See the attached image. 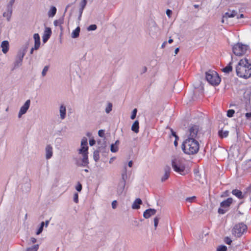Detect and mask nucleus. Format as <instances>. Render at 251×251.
Wrapping results in <instances>:
<instances>
[{"instance_id": "1", "label": "nucleus", "mask_w": 251, "mask_h": 251, "mask_svg": "<svg viewBox=\"0 0 251 251\" xmlns=\"http://www.w3.org/2000/svg\"><path fill=\"white\" fill-rule=\"evenodd\" d=\"M236 73L237 76L244 78L251 77V64L248 59H241L236 66Z\"/></svg>"}, {"instance_id": "2", "label": "nucleus", "mask_w": 251, "mask_h": 251, "mask_svg": "<svg viewBox=\"0 0 251 251\" xmlns=\"http://www.w3.org/2000/svg\"><path fill=\"white\" fill-rule=\"evenodd\" d=\"M182 149L187 154H195L199 151L200 144L195 139L187 138L182 144Z\"/></svg>"}, {"instance_id": "3", "label": "nucleus", "mask_w": 251, "mask_h": 251, "mask_svg": "<svg viewBox=\"0 0 251 251\" xmlns=\"http://www.w3.org/2000/svg\"><path fill=\"white\" fill-rule=\"evenodd\" d=\"M88 147L81 146L78 150V154L81 155V157H76L75 159L76 164L80 167H86L89 164L88 161Z\"/></svg>"}, {"instance_id": "4", "label": "nucleus", "mask_w": 251, "mask_h": 251, "mask_svg": "<svg viewBox=\"0 0 251 251\" xmlns=\"http://www.w3.org/2000/svg\"><path fill=\"white\" fill-rule=\"evenodd\" d=\"M172 165L174 170L181 175L184 176L188 173V170L186 169L184 162L182 159L175 158L172 161Z\"/></svg>"}, {"instance_id": "5", "label": "nucleus", "mask_w": 251, "mask_h": 251, "mask_svg": "<svg viewBox=\"0 0 251 251\" xmlns=\"http://www.w3.org/2000/svg\"><path fill=\"white\" fill-rule=\"evenodd\" d=\"M205 78L207 82L213 86L219 85L221 81L218 73L212 70H209L205 73Z\"/></svg>"}, {"instance_id": "6", "label": "nucleus", "mask_w": 251, "mask_h": 251, "mask_svg": "<svg viewBox=\"0 0 251 251\" xmlns=\"http://www.w3.org/2000/svg\"><path fill=\"white\" fill-rule=\"evenodd\" d=\"M247 226L243 223H239L236 225L233 229V234L237 237H241L247 230Z\"/></svg>"}, {"instance_id": "7", "label": "nucleus", "mask_w": 251, "mask_h": 251, "mask_svg": "<svg viewBox=\"0 0 251 251\" xmlns=\"http://www.w3.org/2000/svg\"><path fill=\"white\" fill-rule=\"evenodd\" d=\"M248 49V46L240 43L235 45L232 48V50L235 55L242 56L244 54Z\"/></svg>"}, {"instance_id": "8", "label": "nucleus", "mask_w": 251, "mask_h": 251, "mask_svg": "<svg viewBox=\"0 0 251 251\" xmlns=\"http://www.w3.org/2000/svg\"><path fill=\"white\" fill-rule=\"evenodd\" d=\"M26 52V49L20 50L16 56L15 62L14 63V68L20 67L22 65L23 58Z\"/></svg>"}, {"instance_id": "9", "label": "nucleus", "mask_w": 251, "mask_h": 251, "mask_svg": "<svg viewBox=\"0 0 251 251\" xmlns=\"http://www.w3.org/2000/svg\"><path fill=\"white\" fill-rule=\"evenodd\" d=\"M199 129V127L198 126L194 125L192 126L189 129L188 136L187 138L196 139Z\"/></svg>"}, {"instance_id": "10", "label": "nucleus", "mask_w": 251, "mask_h": 251, "mask_svg": "<svg viewBox=\"0 0 251 251\" xmlns=\"http://www.w3.org/2000/svg\"><path fill=\"white\" fill-rule=\"evenodd\" d=\"M30 105V100H26L24 105L21 107L19 113H18V117L21 118V116L25 114L29 108Z\"/></svg>"}, {"instance_id": "11", "label": "nucleus", "mask_w": 251, "mask_h": 251, "mask_svg": "<svg viewBox=\"0 0 251 251\" xmlns=\"http://www.w3.org/2000/svg\"><path fill=\"white\" fill-rule=\"evenodd\" d=\"M51 34V30L50 27H46L42 37L43 42L45 43L49 39Z\"/></svg>"}, {"instance_id": "12", "label": "nucleus", "mask_w": 251, "mask_h": 251, "mask_svg": "<svg viewBox=\"0 0 251 251\" xmlns=\"http://www.w3.org/2000/svg\"><path fill=\"white\" fill-rule=\"evenodd\" d=\"M46 158L50 159L52 156L53 148L50 145H48L45 148Z\"/></svg>"}, {"instance_id": "13", "label": "nucleus", "mask_w": 251, "mask_h": 251, "mask_svg": "<svg viewBox=\"0 0 251 251\" xmlns=\"http://www.w3.org/2000/svg\"><path fill=\"white\" fill-rule=\"evenodd\" d=\"M156 210L154 209H152V208L148 209L144 211V212L143 213V216L146 219L149 218L151 216L155 215L156 213Z\"/></svg>"}, {"instance_id": "14", "label": "nucleus", "mask_w": 251, "mask_h": 251, "mask_svg": "<svg viewBox=\"0 0 251 251\" xmlns=\"http://www.w3.org/2000/svg\"><path fill=\"white\" fill-rule=\"evenodd\" d=\"M171 172V168L166 166L164 168V174L163 176L161 177V180L162 182H164L169 177L170 174Z\"/></svg>"}, {"instance_id": "15", "label": "nucleus", "mask_w": 251, "mask_h": 251, "mask_svg": "<svg viewBox=\"0 0 251 251\" xmlns=\"http://www.w3.org/2000/svg\"><path fill=\"white\" fill-rule=\"evenodd\" d=\"M13 12V8H9L6 6V10L3 13V16L6 18L7 21L9 22L11 19Z\"/></svg>"}, {"instance_id": "16", "label": "nucleus", "mask_w": 251, "mask_h": 251, "mask_svg": "<svg viewBox=\"0 0 251 251\" xmlns=\"http://www.w3.org/2000/svg\"><path fill=\"white\" fill-rule=\"evenodd\" d=\"M233 200L231 198H228L226 200L222 201L220 203L221 207L224 208H227L232 203Z\"/></svg>"}, {"instance_id": "17", "label": "nucleus", "mask_w": 251, "mask_h": 251, "mask_svg": "<svg viewBox=\"0 0 251 251\" xmlns=\"http://www.w3.org/2000/svg\"><path fill=\"white\" fill-rule=\"evenodd\" d=\"M33 38L34 40V45L35 50H38L40 46V38L39 34L35 33L33 35Z\"/></svg>"}, {"instance_id": "18", "label": "nucleus", "mask_w": 251, "mask_h": 251, "mask_svg": "<svg viewBox=\"0 0 251 251\" xmlns=\"http://www.w3.org/2000/svg\"><path fill=\"white\" fill-rule=\"evenodd\" d=\"M126 182L124 181H121L119 182L117 186V194L118 195H121L125 189Z\"/></svg>"}, {"instance_id": "19", "label": "nucleus", "mask_w": 251, "mask_h": 251, "mask_svg": "<svg viewBox=\"0 0 251 251\" xmlns=\"http://www.w3.org/2000/svg\"><path fill=\"white\" fill-rule=\"evenodd\" d=\"M60 117L61 120H64L66 116V108L64 104H61L59 107Z\"/></svg>"}, {"instance_id": "20", "label": "nucleus", "mask_w": 251, "mask_h": 251, "mask_svg": "<svg viewBox=\"0 0 251 251\" xmlns=\"http://www.w3.org/2000/svg\"><path fill=\"white\" fill-rule=\"evenodd\" d=\"M142 203V200L139 199H136L135 201L133 202L132 205V208L133 209H138L140 208V205Z\"/></svg>"}, {"instance_id": "21", "label": "nucleus", "mask_w": 251, "mask_h": 251, "mask_svg": "<svg viewBox=\"0 0 251 251\" xmlns=\"http://www.w3.org/2000/svg\"><path fill=\"white\" fill-rule=\"evenodd\" d=\"M57 12L56 8L54 6H51L48 12V16L49 18H53Z\"/></svg>"}, {"instance_id": "22", "label": "nucleus", "mask_w": 251, "mask_h": 251, "mask_svg": "<svg viewBox=\"0 0 251 251\" xmlns=\"http://www.w3.org/2000/svg\"><path fill=\"white\" fill-rule=\"evenodd\" d=\"M2 51L4 53H7L9 49V43L7 41H3L1 43Z\"/></svg>"}, {"instance_id": "23", "label": "nucleus", "mask_w": 251, "mask_h": 251, "mask_svg": "<svg viewBox=\"0 0 251 251\" xmlns=\"http://www.w3.org/2000/svg\"><path fill=\"white\" fill-rule=\"evenodd\" d=\"M232 193L233 195L235 196L239 199H242L244 198V196L243 195L242 192L238 189L233 190L232 191Z\"/></svg>"}, {"instance_id": "24", "label": "nucleus", "mask_w": 251, "mask_h": 251, "mask_svg": "<svg viewBox=\"0 0 251 251\" xmlns=\"http://www.w3.org/2000/svg\"><path fill=\"white\" fill-rule=\"evenodd\" d=\"M139 123L138 121H135L132 125L131 130L134 132L137 133L139 132Z\"/></svg>"}, {"instance_id": "25", "label": "nucleus", "mask_w": 251, "mask_h": 251, "mask_svg": "<svg viewBox=\"0 0 251 251\" xmlns=\"http://www.w3.org/2000/svg\"><path fill=\"white\" fill-rule=\"evenodd\" d=\"M80 28L79 26H77L75 30H74L72 33L71 36L73 38H76L79 35Z\"/></svg>"}, {"instance_id": "26", "label": "nucleus", "mask_w": 251, "mask_h": 251, "mask_svg": "<svg viewBox=\"0 0 251 251\" xmlns=\"http://www.w3.org/2000/svg\"><path fill=\"white\" fill-rule=\"evenodd\" d=\"M237 14V13L236 11L234 10L232 11H229L227 12H226L225 14V16H224V18H233L236 16Z\"/></svg>"}, {"instance_id": "27", "label": "nucleus", "mask_w": 251, "mask_h": 251, "mask_svg": "<svg viewBox=\"0 0 251 251\" xmlns=\"http://www.w3.org/2000/svg\"><path fill=\"white\" fill-rule=\"evenodd\" d=\"M119 143V141L117 140L114 144H112L111 145L110 150L112 152H116L118 150V144Z\"/></svg>"}, {"instance_id": "28", "label": "nucleus", "mask_w": 251, "mask_h": 251, "mask_svg": "<svg viewBox=\"0 0 251 251\" xmlns=\"http://www.w3.org/2000/svg\"><path fill=\"white\" fill-rule=\"evenodd\" d=\"M121 176H122V179H121V181H124L125 182H126V180L127 177V168H126V166H125V167H124Z\"/></svg>"}, {"instance_id": "29", "label": "nucleus", "mask_w": 251, "mask_h": 251, "mask_svg": "<svg viewBox=\"0 0 251 251\" xmlns=\"http://www.w3.org/2000/svg\"><path fill=\"white\" fill-rule=\"evenodd\" d=\"M87 3V0H82V1L80 2L79 5H80V8L79 9V13H83V10L85 8L86 4Z\"/></svg>"}, {"instance_id": "30", "label": "nucleus", "mask_w": 251, "mask_h": 251, "mask_svg": "<svg viewBox=\"0 0 251 251\" xmlns=\"http://www.w3.org/2000/svg\"><path fill=\"white\" fill-rule=\"evenodd\" d=\"M232 62H230L226 67L223 69V71L224 73L228 74L232 70V66L231 65Z\"/></svg>"}, {"instance_id": "31", "label": "nucleus", "mask_w": 251, "mask_h": 251, "mask_svg": "<svg viewBox=\"0 0 251 251\" xmlns=\"http://www.w3.org/2000/svg\"><path fill=\"white\" fill-rule=\"evenodd\" d=\"M228 131L227 130L223 131L222 130H220L218 132V134L221 138H226L228 135Z\"/></svg>"}, {"instance_id": "32", "label": "nucleus", "mask_w": 251, "mask_h": 251, "mask_svg": "<svg viewBox=\"0 0 251 251\" xmlns=\"http://www.w3.org/2000/svg\"><path fill=\"white\" fill-rule=\"evenodd\" d=\"M44 226H45V222H42L41 223L39 227L38 228L37 231L36 232V234L37 235H40L42 232Z\"/></svg>"}, {"instance_id": "33", "label": "nucleus", "mask_w": 251, "mask_h": 251, "mask_svg": "<svg viewBox=\"0 0 251 251\" xmlns=\"http://www.w3.org/2000/svg\"><path fill=\"white\" fill-rule=\"evenodd\" d=\"M39 245L38 244L34 245L28 248L26 251H37L39 249Z\"/></svg>"}, {"instance_id": "34", "label": "nucleus", "mask_w": 251, "mask_h": 251, "mask_svg": "<svg viewBox=\"0 0 251 251\" xmlns=\"http://www.w3.org/2000/svg\"><path fill=\"white\" fill-rule=\"evenodd\" d=\"M112 109V104L110 102H108L105 108V111L106 113H109Z\"/></svg>"}, {"instance_id": "35", "label": "nucleus", "mask_w": 251, "mask_h": 251, "mask_svg": "<svg viewBox=\"0 0 251 251\" xmlns=\"http://www.w3.org/2000/svg\"><path fill=\"white\" fill-rule=\"evenodd\" d=\"M81 146H83L85 147H88V143H87V139L86 137H83L81 141Z\"/></svg>"}, {"instance_id": "36", "label": "nucleus", "mask_w": 251, "mask_h": 251, "mask_svg": "<svg viewBox=\"0 0 251 251\" xmlns=\"http://www.w3.org/2000/svg\"><path fill=\"white\" fill-rule=\"evenodd\" d=\"M25 189H24V188L23 187L22 188L23 191L27 192L30 190V184L29 183H26L25 184Z\"/></svg>"}, {"instance_id": "37", "label": "nucleus", "mask_w": 251, "mask_h": 251, "mask_svg": "<svg viewBox=\"0 0 251 251\" xmlns=\"http://www.w3.org/2000/svg\"><path fill=\"white\" fill-rule=\"evenodd\" d=\"M235 111L233 109H229L227 111L226 115L228 117L231 118L233 116Z\"/></svg>"}, {"instance_id": "38", "label": "nucleus", "mask_w": 251, "mask_h": 251, "mask_svg": "<svg viewBox=\"0 0 251 251\" xmlns=\"http://www.w3.org/2000/svg\"><path fill=\"white\" fill-rule=\"evenodd\" d=\"M196 199V197L195 196H192L191 197H188L186 198L185 200L187 202L189 203H192L194 202Z\"/></svg>"}, {"instance_id": "39", "label": "nucleus", "mask_w": 251, "mask_h": 251, "mask_svg": "<svg viewBox=\"0 0 251 251\" xmlns=\"http://www.w3.org/2000/svg\"><path fill=\"white\" fill-rule=\"evenodd\" d=\"M227 247L225 245L219 246L217 249V251H226Z\"/></svg>"}, {"instance_id": "40", "label": "nucleus", "mask_w": 251, "mask_h": 251, "mask_svg": "<svg viewBox=\"0 0 251 251\" xmlns=\"http://www.w3.org/2000/svg\"><path fill=\"white\" fill-rule=\"evenodd\" d=\"M62 24V20L61 19L56 20L53 22V24L54 26H61Z\"/></svg>"}, {"instance_id": "41", "label": "nucleus", "mask_w": 251, "mask_h": 251, "mask_svg": "<svg viewBox=\"0 0 251 251\" xmlns=\"http://www.w3.org/2000/svg\"><path fill=\"white\" fill-rule=\"evenodd\" d=\"M97 26L96 25H91L87 27V30L88 31L95 30L97 29Z\"/></svg>"}, {"instance_id": "42", "label": "nucleus", "mask_w": 251, "mask_h": 251, "mask_svg": "<svg viewBox=\"0 0 251 251\" xmlns=\"http://www.w3.org/2000/svg\"><path fill=\"white\" fill-rule=\"evenodd\" d=\"M137 110L136 108H135V109H134L133 110L132 112V114H131V117H130V118L132 120H133V119H134L135 118L136 114H137Z\"/></svg>"}, {"instance_id": "43", "label": "nucleus", "mask_w": 251, "mask_h": 251, "mask_svg": "<svg viewBox=\"0 0 251 251\" xmlns=\"http://www.w3.org/2000/svg\"><path fill=\"white\" fill-rule=\"evenodd\" d=\"M227 211V209L224 208H219L218 209V213L220 214H224Z\"/></svg>"}, {"instance_id": "44", "label": "nucleus", "mask_w": 251, "mask_h": 251, "mask_svg": "<svg viewBox=\"0 0 251 251\" xmlns=\"http://www.w3.org/2000/svg\"><path fill=\"white\" fill-rule=\"evenodd\" d=\"M48 70H49V67L48 66H46L44 67V68L42 72V76H44L46 75L47 72H48Z\"/></svg>"}, {"instance_id": "45", "label": "nucleus", "mask_w": 251, "mask_h": 251, "mask_svg": "<svg viewBox=\"0 0 251 251\" xmlns=\"http://www.w3.org/2000/svg\"><path fill=\"white\" fill-rule=\"evenodd\" d=\"M93 157H94V160L96 161H97L99 159V153L97 151H95L94 152V155H93Z\"/></svg>"}, {"instance_id": "46", "label": "nucleus", "mask_w": 251, "mask_h": 251, "mask_svg": "<svg viewBox=\"0 0 251 251\" xmlns=\"http://www.w3.org/2000/svg\"><path fill=\"white\" fill-rule=\"evenodd\" d=\"M82 185L79 182H78L77 184L75 186V189L78 192H80L82 190Z\"/></svg>"}, {"instance_id": "47", "label": "nucleus", "mask_w": 251, "mask_h": 251, "mask_svg": "<svg viewBox=\"0 0 251 251\" xmlns=\"http://www.w3.org/2000/svg\"><path fill=\"white\" fill-rule=\"evenodd\" d=\"M224 241L227 245H230L231 243H232V240L230 238L228 237H226L225 238Z\"/></svg>"}, {"instance_id": "48", "label": "nucleus", "mask_w": 251, "mask_h": 251, "mask_svg": "<svg viewBox=\"0 0 251 251\" xmlns=\"http://www.w3.org/2000/svg\"><path fill=\"white\" fill-rule=\"evenodd\" d=\"M15 0H10L9 3L7 5V7L9 8H13V5L15 2Z\"/></svg>"}, {"instance_id": "49", "label": "nucleus", "mask_w": 251, "mask_h": 251, "mask_svg": "<svg viewBox=\"0 0 251 251\" xmlns=\"http://www.w3.org/2000/svg\"><path fill=\"white\" fill-rule=\"evenodd\" d=\"M74 201L75 203L78 202V195L77 193H75L74 196Z\"/></svg>"}, {"instance_id": "50", "label": "nucleus", "mask_w": 251, "mask_h": 251, "mask_svg": "<svg viewBox=\"0 0 251 251\" xmlns=\"http://www.w3.org/2000/svg\"><path fill=\"white\" fill-rule=\"evenodd\" d=\"M158 222H159V218H157V217H155L154 219V227H155V228L157 226V225H158Z\"/></svg>"}, {"instance_id": "51", "label": "nucleus", "mask_w": 251, "mask_h": 251, "mask_svg": "<svg viewBox=\"0 0 251 251\" xmlns=\"http://www.w3.org/2000/svg\"><path fill=\"white\" fill-rule=\"evenodd\" d=\"M98 135L100 137H103L104 135V131L103 130L100 129L98 131Z\"/></svg>"}, {"instance_id": "52", "label": "nucleus", "mask_w": 251, "mask_h": 251, "mask_svg": "<svg viewBox=\"0 0 251 251\" xmlns=\"http://www.w3.org/2000/svg\"><path fill=\"white\" fill-rule=\"evenodd\" d=\"M96 143V141L94 139H91L89 140V145L91 146H94Z\"/></svg>"}, {"instance_id": "53", "label": "nucleus", "mask_w": 251, "mask_h": 251, "mask_svg": "<svg viewBox=\"0 0 251 251\" xmlns=\"http://www.w3.org/2000/svg\"><path fill=\"white\" fill-rule=\"evenodd\" d=\"M172 14V10H170V9H167L166 10V14L170 18Z\"/></svg>"}, {"instance_id": "54", "label": "nucleus", "mask_w": 251, "mask_h": 251, "mask_svg": "<svg viewBox=\"0 0 251 251\" xmlns=\"http://www.w3.org/2000/svg\"><path fill=\"white\" fill-rule=\"evenodd\" d=\"M112 207L113 209H115L117 207V201H114L112 202Z\"/></svg>"}, {"instance_id": "55", "label": "nucleus", "mask_w": 251, "mask_h": 251, "mask_svg": "<svg viewBox=\"0 0 251 251\" xmlns=\"http://www.w3.org/2000/svg\"><path fill=\"white\" fill-rule=\"evenodd\" d=\"M171 131L172 135L173 136L175 137L176 139H177L178 137L176 135V133L172 129H171Z\"/></svg>"}, {"instance_id": "56", "label": "nucleus", "mask_w": 251, "mask_h": 251, "mask_svg": "<svg viewBox=\"0 0 251 251\" xmlns=\"http://www.w3.org/2000/svg\"><path fill=\"white\" fill-rule=\"evenodd\" d=\"M30 242L32 244H34L37 242V239L34 237H31L30 238Z\"/></svg>"}, {"instance_id": "57", "label": "nucleus", "mask_w": 251, "mask_h": 251, "mask_svg": "<svg viewBox=\"0 0 251 251\" xmlns=\"http://www.w3.org/2000/svg\"><path fill=\"white\" fill-rule=\"evenodd\" d=\"M236 16H237V19H238L243 18L244 17V15L243 14H240L236 15Z\"/></svg>"}, {"instance_id": "58", "label": "nucleus", "mask_w": 251, "mask_h": 251, "mask_svg": "<svg viewBox=\"0 0 251 251\" xmlns=\"http://www.w3.org/2000/svg\"><path fill=\"white\" fill-rule=\"evenodd\" d=\"M49 223H50V221L49 220H47L45 223V227H48L49 224Z\"/></svg>"}, {"instance_id": "59", "label": "nucleus", "mask_w": 251, "mask_h": 251, "mask_svg": "<svg viewBox=\"0 0 251 251\" xmlns=\"http://www.w3.org/2000/svg\"><path fill=\"white\" fill-rule=\"evenodd\" d=\"M246 117L247 118H249L251 117V113H247L246 114Z\"/></svg>"}, {"instance_id": "60", "label": "nucleus", "mask_w": 251, "mask_h": 251, "mask_svg": "<svg viewBox=\"0 0 251 251\" xmlns=\"http://www.w3.org/2000/svg\"><path fill=\"white\" fill-rule=\"evenodd\" d=\"M132 165H133V162L132 161H130L128 163V166L129 167H131L132 166Z\"/></svg>"}, {"instance_id": "61", "label": "nucleus", "mask_w": 251, "mask_h": 251, "mask_svg": "<svg viewBox=\"0 0 251 251\" xmlns=\"http://www.w3.org/2000/svg\"><path fill=\"white\" fill-rule=\"evenodd\" d=\"M34 50H35V46L34 47V48H32V49H31V50H30V53L31 54L33 53V51H34Z\"/></svg>"}, {"instance_id": "62", "label": "nucleus", "mask_w": 251, "mask_h": 251, "mask_svg": "<svg viewBox=\"0 0 251 251\" xmlns=\"http://www.w3.org/2000/svg\"><path fill=\"white\" fill-rule=\"evenodd\" d=\"M178 51H179V48H176L175 50V54H177V52H178Z\"/></svg>"}, {"instance_id": "63", "label": "nucleus", "mask_w": 251, "mask_h": 251, "mask_svg": "<svg viewBox=\"0 0 251 251\" xmlns=\"http://www.w3.org/2000/svg\"><path fill=\"white\" fill-rule=\"evenodd\" d=\"M166 43H166V42H164V43L162 44V46H161V47H162V48H164V47H165V45H166Z\"/></svg>"}, {"instance_id": "64", "label": "nucleus", "mask_w": 251, "mask_h": 251, "mask_svg": "<svg viewBox=\"0 0 251 251\" xmlns=\"http://www.w3.org/2000/svg\"><path fill=\"white\" fill-rule=\"evenodd\" d=\"M173 42V40L172 39H169L168 40V43L169 44H171Z\"/></svg>"}]
</instances>
